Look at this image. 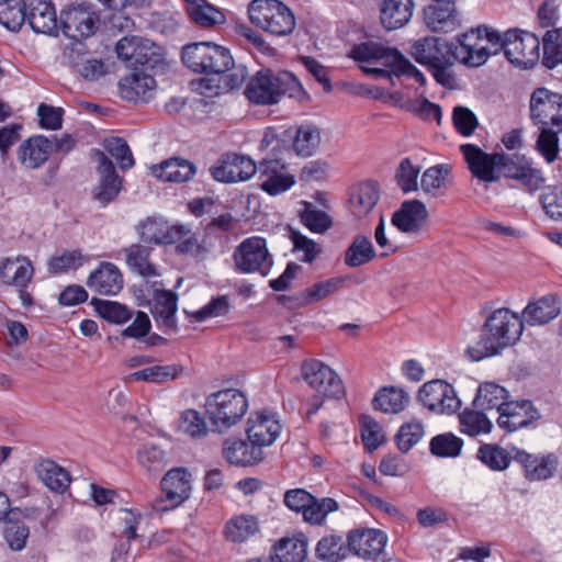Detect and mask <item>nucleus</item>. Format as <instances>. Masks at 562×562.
Masks as SVG:
<instances>
[{"label":"nucleus","mask_w":562,"mask_h":562,"mask_svg":"<svg viewBox=\"0 0 562 562\" xmlns=\"http://www.w3.org/2000/svg\"><path fill=\"white\" fill-rule=\"evenodd\" d=\"M485 318L481 338L465 349V356L471 361L499 353L506 347L515 345L524 331L522 319L509 308H496Z\"/></svg>","instance_id":"obj_2"},{"label":"nucleus","mask_w":562,"mask_h":562,"mask_svg":"<svg viewBox=\"0 0 562 562\" xmlns=\"http://www.w3.org/2000/svg\"><path fill=\"white\" fill-rule=\"evenodd\" d=\"M419 402L430 412L452 415L457 412V394L452 385L442 380L426 382L418 392Z\"/></svg>","instance_id":"obj_15"},{"label":"nucleus","mask_w":562,"mask_h":562,"mask_svg":"<svg viewBox=\"0 0 562 562\" xmlns=\"http://www.w3.org/2000/svg\"><path fill=\"white\" fill-rule=\"evenodd\" d=\"M304 209L300 212L301 222L313 233L323 234L331 226L329 216L322 210H317L310 202H302Z\"/></svg>","instance_id":"obj_59"},{"label":"nucleus","mask_w":562,"mask_h":562,"mask_svg":"<svg viewBox=\"0 0 562 562\" xmlns=\"http://www.w3.org/2000/svg\"><path fill=\"white\" fill-rule=\"evenodd\" d=\"M459 424L461 431L470 436L488 434L493 427L492 422L484 413L468 409L462 415L459 414Z\"/></svg>","instance_id":"obj_56"},{"label":"nucleus","mask_w":562,"mask_h":562,"mask_svg":"<svg viewBox=\"0 0 562 562\" xmlns=\"http://www.w3.org/2000/svg\"><path fill=\"white\" fill-rule=\"evenodd\" d=\"M223 456L231 464L236 465H251L263 459L262 449L240 439L225 440Z\"/></svg>","instance_id":"obj_35"},{"label":"nucleus","mask_w":562,"mask_h":562,"mask_svg":"<svg viewBox=\"0 0 562 562\" xmlns=\"http://www.w3.org/2000/svg\"><path fill=\"white\" fill-rule=\"evenodd\" d=\"M288 153L286 148H273L258 165L260 188L270 195L283 193L295 183L284 159Z\"/></svg>","instance_id":"obj_8"},{"label":"nucleus","mask_w":562,"mask_h":562,"mask_svg":"<svg viewBox=\"0 0 562 562\" xmlns=\"http://www.w3.org/2000/svg\"><path fill=\"white\" fill-rule=\"evenodd\" d=\"M301 375L318 396L339 398L345 394L339 375L321 360H304L301 364Z\"/></svg>","instance_id":"obj_10"},{"label":"nucleus","mask_w":562,"mask_h":562,"mask_svg":"<svg viewBox=\"0 0 562 562\" xmlns=\"http://www.w3.org/2000/svg\"><path fill=\"white\" fill-rule=\"evenodd\" d=\"M338 503L330 497L317 498L313 496L312 502L304 510L303 518L311 525H322L329 513L338 510Z\"/></svg>","instance_id":"obj_57"},{"label":"nucleus","mask_w":562,"mask_h":562,"mask_svg":"<svg viewBox=\"0 0 562 562\" xmlns=\"http://www.w3.org/2000/svg\"><path fill=\"white\" fill-rule=\"evenodd\" d=\"M187 12L190 19L202 27H212L225 22V15L205 0L191 2Z\"/></svg>","instance_id":"obj_46"},{"label":"nucleus","mask_w":562,"mask_h":562,"mask_svg":"<svg viewBox=\"0 0 562 562\" xmlns=\"http://www.w3.org/2000/svg\"><path fill=\"white\" fill-rule=\"evenodd\" d=\"M150 250V248L139 244L132 245L125 250L128 267L145 278L158 274L156 266L149 261Z\"/></svg>","instance_id":"obj_47"},{"label":"nucleus","mask_w":562,"mask_h":562,"mask_svg":"<svg viewBox=\"0 0 562 562\" xmlns=\"http://www.w3.org/2000/svg\"><path fill=\"white\" fill-rule=\"evenodd\" d=\"M161 488L170 505L156 506L158 510H167L183 503L190 496L191 474L186 469H172L161 480Z\"/></svg>","instance_id":"obj_24"},{"label":"nucleus","mask_w":562,"mask_h":562,"mask_svg":"<svg viewBox=\"0 0 562 562\" xmlns=\"http://www.w3.org/2000/svg\"><path fill=\"white\" fill-rule=\"evenodd\" d=\"M99 182L92 190V199L101 206L114 201L121 189L122 178L116 173L113 162L101 150H94Z\"/></svg>","instance_id":"obj_14"},{"label":"nucleus","mask_w":562,"mask_h":562,"mask_svg":"<svg viewBox=\"0 0 562 562\" xmlns=\"http://www.w3.org/2000/svg\"><path fill=\"white\" fill-rule=\"evenodd\" d=\"M26 19L36 33L50 34L57 30L56 11L47 0H31Z\"/></svg>","instance_id":"obj_34"},{"label":"nucleus","mask_w":562,"mask_h":562,"mask_svg":"<svg viewBox=\"0 0 562 562\" xmlns=\"http://www.w3.org/2000/svg\"><path fill=\"white\" fill-rule=\"evenodd\" d=\"M205 415L211 425L224 431L238 424L248 411V398L238 389H224L211 393L204 403Z\"/></svg>","instance_id":"obj_5"},{"label":"nucleus","mask_w":562,"mask_h":562,"mask_svg":"<svg viewBox=\"0 0 562 562\" xmlns=\"http://www.w3.org/2000/svg\"><path fill=\"white\" fill-rule=\"evenodd\" d=\"M151 175L167 182H187L196 173L195 166L183 158L172 157L150 167Z\"/></svg>","instance_id":"obj_31"},{"label":"nucleus","mask_w":562,"mask_h":562,"mask_svg":"<svg viewBox=\"0 0 562 562\" xmlns=\"http://www.w3.org/2000/svg\"><path fill=\"white\" fill-rule=\"evenodd\" d=\"M34 276V267L25 256L4 258L0 263V282L4 285L27 286Z\"/></svg>","instance_id":"obj_28"},{"label":"nucleus","mask_w":562,"mask_h":562,"mask_svg":"<svg viewBox=\"0 0 562 562\" xmlns=\"http://www.w3.org/2000/svg\"><path fill=\"white\" fill-rule=\"evenodd\" d=\"M83 265V256L80 250H65L54 255L48 261V271L59 274L69 269H77Z\"/></svg>","instance_id":"obj_62"},{"label":"nucleus","mask_w":562,"mask_h":562,"mask_svg":"<svg viewBox=\"0 0 562 562\" xmlns=\"http://www.w3.org/2000/svg\"><path fill=\"white\" fill-rule=\"evenodd\" d=\"M183 368L179 364L153 366L128 374L126 383L145 381L148 383H164L178 378Z\"/></svg>","instance_id":"obj_41"},{"label":"nucleus","mask_w":562,"mask_h":562,"mask_svg":"<svg viewBox=\"0 0 562 562\" xmlns=\"http://www.w3.org/2000/svg\"><path fill=\"white\" fill-rule=\"evenodd\" d=\"M52 150L53 143L47 137L33 136L20 145L18 160L26 169H37L47 161Z\"/></svg>","instance_id":"obj_29"},{"label":"nucleus","mask_w":562,"mask_h":562,"mask_svg":"<svg viewBox=\"0 0 562 562\" xmlns=\"http://www.w3.org/2000/svg\"><path fill=\"white\" fill-rule=\"evenodd\" d=\"M105 150L119 162L121 169L126 170L134 166L135 160L125 139L111 137L104 140Z\"/></svg>","instance_id":"obj_63"},{"label":"nucleus","mask_w":562,"mask_h":562,"mask_svg":"<svg viewBox=\"0 0 562 562\" xmlns=\"http://www.w3.org/2000/svg\"><path fill=\"white\" fill-rule=\"evenodd\" d=\"M316 555L318 559L327 562H338L347 557L348 547L339 536L323 537L316 546Z\"/></svg>","instance_id":"obj_54"},{"label":"nucleus","mask_w":562,"mask_h":562,"mask_svg":"<svg viewBox=\"0 0 562 562\" xmlns=\"http://www.w3.org/2000/svg\"><path fill=\"white\" fill-rule=\"evenodd\" d=\"M540 130L539 137L537 139V148L539 153L546 158L548 162L555 160L559 151V134L562 131H558L555 127L538 126Z\"/></svg>","instance_id":"obj_61"},{"label":"nucleus","mask_w":562,"mask_h":562,"mask_svg":"<svg viewBox=\"0 0 562 562\" xmlns=\"http://www.w3.org/2000/svg\"><path fill=\"white\" fill-rule=\"evenodd\" d=\"M484 25L472 27L459 36V63L469 67H480L492 55L491 49L484 45Z\"/></svg>","instance_id":"obj_19"},{"label":"nucleus","mask_w":562,"mask_h":562,"mask_svg":"<svg viewBox=\"0 0 562 562\" xmlns=\"http://www.w3.org/2000/svg\"><path fill=\"white\" fill-rule=\"evenodd\" d=\"M346 279L342 277H334L317 283H314L310 288L305 289L301 294L303 303L305 305L319 302L329 295L338 292L345 285Z\"/></svg>","instance_id":"obj_49"},{"label":"nucleus","mask_w":562,"mask_h":562,"mask_svg":"<svg viewBox=\"0 0 562 562\" xmlns=\"http://www.w3.org/2000/svg\"><path fill=\"white\" fill-rule=\"evenodd\" d=\"M177 295L169 290L157 291L154 296L151 315L159 327L167 330H176Z\"/></svg>","instance_id":"obj_33"},{"label":"nucleus","mask_w":562,"mask_h":562,"mask_svg":"<svg viewBox=\"0 0 562 562\" xmlns=\"http://www.w3.org/2000/svg\"><path fill=\"white\" fill-rule=\"evenodd\" d=\"M409 396L402 389L389 386L381 389L373 398V406L385 414H397L408 404Z\"/></svg>","instance_id":"obj_42"},{"label":"nucleus","mask_w":562,"mask_h":562,"mask_svg":"<svg viewBox=\"0 0 562 562\" xmlns=\"http://www.w3.org/2000/svg\"><path fill=\"white\" fill-rule=\"evenodd\" d=\"M386 535L378 529L353 530L348 536V549L363 559H376L386 544Z\"/></svg>","instance_id":"obj_23"},{"label":"nucleus","mask_w":562,"mask_h":562,"mask_svg":"<svg viewBox=\"0 0 562 562\" xmlns=\"http://www.w3.org/2000/svg\"><path fill=\"white\" fill-rule=\"evenodd\" d=\"M281 431L277 416L270 412H256L248 422L246 434L249 441L260 449L274 442Z\"/></svg>","instance_id":"obj_20"},{"label":"nucleus","mask_w":562,"mask_h":562,"mask_svg":"<svg viewBox=\"0 0 562 562\" xmlns=\"http://www.w3.org/2000/svg\"><path fill=\"white\" fill-rule=\"evenodd\" d=\"M321 143V133L316 126L302 125L296 130L293 150L300 156H312Z\"/></svg>","instance_id":"obj_52"},{"label":"nucleus","mask_w":562,"mask_h":562,"mask_svg":"<svg viewBox=\"0 0 562 562\" xmlns=\"http://www.w3.org/2000/svg\"><path fill=\"white\" fill-rule=\"evenodd\" d=\"M35 471L38 479L53 492L64 493L70 484L69 473L52 460H42Z\"/></svg>","instance_id":"obj_38"},{"label":"nucleus","mask_w":562,"mask_h":562,"mask_svg":"<svg viewBox=\"0 0 562 562\" xmlns=\"http://www.w3.org/2000/svg\"><path fill=\"white\" fill-rule=\"evenodd\" d=\"M419 172L420 167L418 165H414L411 158L407 157L402 159L395 173V179L398 187L404 192L417 190V179Z\"/></svg>","instance_id":"obj_64"},{"label":"nucleus","mask_w":562,"mask_h":562,"mask_svg":"<svg viewBox=\"0 0 562 562\" xmlns=\"http://www.w3.org/2000/svg\"><path fill=\"white\" fill-rule=\"evenodd\" d=\"M258 170V166L249 157L227 154L211 167L212 177L221 182H238L250 179Z\"/></svg>","instance_id":"obj_16"},{"label":"nucleus","mask_w":562,"mask_h":562,"mask_svg":"<svg viewBox=\"0 0 562 562\" xmlns=\"http://www.w3.org/2000/svg\"><path fill=\"white\" fill-rule=\"evenodd\" d=\"M155 88L154 76L137 68L119 82L120 95L134 103L149 101L154 95Z\"/></svg>","instance_id":"obj_22"},{"label":"nucleus","mask_w":562,"mask_h":562,"mask_svg":"<svg viewBox=\"0 0 562 562\" xmlns=\"http://www.w3.org/2000/svg\"><path fill=\"white\" fill-rule=\"evenodd\" d=\"M530 119L537 126L562 131V94L537 88L530 97Z\"/></svg>","instance_id":"obj_12"},{"label":"nucleus","mask_w":562,"mask_h":562,"mask_svg":"<svg viewBox=\"0 0 562 562\" xmlns=\"http://www.w3.org/2000/svg\"><path fill=\"white\" fill-rule=\"evenodd\" d=\"M27 516L19 508H12L4 519L5 526L3 537L8 546L13 551H21L25 548L30 537V527L23 518Z\"/></svg>","instance_id":"obj_36"},{"label":"nucleus","mask_w":562,"mask_h":562,"mask_svg":"<svg viewBox=\"0 0 562 562\" xmlns=\"http://www.w3.org/2000/svg\"><path fill=\"white\" fill-rule=\"evenodd\" d=\"M245 95L256 104H273L279 102L282 95L299 101L308 99L301 82L289 71L273 74L271 70L258 71L248 82Z\"/></svg>","instance_id":"obj_3"},{"label":"nucleus","mask_w":562,"mask_h":562,"mask_svg":"<svg viewBox=\"0 0 562 562\" xmlns=\"http://www.w3.org/2000/svg\"><path fill=\"white\" fill-rule=\"evenodd\" d=\"M140 238L146 243L175 244L188 234V226L183 224L169 225L160 217H148L138 225Z\"/></svg>","instance_id":"obj_21"},{"label":"nucleus","mask_w":562,"mask_h":562,"mask_svg":"<svg viewBox=\"0 0 562 562\" xmlns=\"http://www.w3.org/2000/svg\"><path fill=\"white\" fill-rule=\"evenodd\" d=\"M258 531L259 522L252 515L235 516L225 526V537L232 542H244Z\"/></svg>","instance_id":"obj_43"},{"label":"nucleus","mask_w":562,"mask_h":562,"mask_svg":"<svg viewBox=\"0 0 562 562\" xmlns=\"http://www.w3.org/2000/svg\"><path fill=\"white\" fill-rule=\"evenodd\" d=\"M477 458L490 469L503 471L513 460V452L492 443H484L477 450Z\"/></svg>","instance_id":"obj_51"},{"label":"nucleus","mask_w":562,"mask_h":562,"mask_svg":"<svg viewBox=\"0 0 562 562\" xmlns=\"http://www.w3.org/2000/svg\"><path fill=\"white\" fill-rule=\"evenodd\" d=\"M27 18L23 0H0V23L10 31H19Z\"/></svg>","instance_id":"obj_48"},{"label":"nucleus","mask_w":562,"mask_h":562,"mask_svg":"<svg viewBox=\"0 0 562 562\" xmlns=\"http://www.w3.org/2000/svg\"><path fill=\"white\" fill-rule=\"evenodd\" d=\"M401 108L407 112H411L420 120L437 121V123H440V106L430 102L426 98L407 99L401 104Z\"/></svg>","instance_id":"obj_58"},{"label":"nucleus","mask_w":562,"mask_h":562,"mask_svg":"<svg viewBox=\"0 0 562 562\" xmlns=\"http://www.w3.org/2000/svg\"><path fill=\"white\" fill-rule=\"evenodd\" d=\"M425 8L424 21L434 32H451L457 27V9L454 0H434Z\"/></svg>","instance_id":"obj_26"},{"label":"nucleus","mask_w":562,"mask_h":562,"mask_svg":"<svg viewBox=\"0 0 562 562\" xmlns=\"http://www.w3.org/2000/svg\"><path fill=\"white\" fill-rule=\"evenodd\" d=\"M540 413L531 401H510L502 408L497 418L501 429L513 432L526 428L540 419Z\"/></svg>","instance_id":"obj_18"},{"label":"nucleus","mask_w":562,"mask_h":562,"mask_svg":"<svg viewBox=\"0 0 562 562\" xmlns=\"http://www.w3.org/2000/svg\"><path fill=\"white\" fill-rule=\"evenodd\" d=\"M414 59L427 66L437 82L453 88L456 78L453 66L457 60L456 47L440 37H424L411 47Z\"/></svg>","instance_id":"obj_4"},{"label":"nucleus","mask_w":562,"mask_h":562,"mask_svg":"<svg viewBox=\"0 0 562 562\" xmlns=\"http://www.w3.org/2000/svg\"><path fill=\"white\" fill-rule=\"evenodd\" d=\"M542 64L548 69H553L562 63V30H550L542 41Z\"/></svg>","instance_id":"obj_53"},{"label":"nucleus","mask_w":562,"mask_h":562,"mask_svg":"<svg viewBox=\"0 0 562 562\" xmlns=\"http://www.w3.org/2000/svg\"><path fill=\"white\" fill-rule=\"evenodd\" d=\"M375 257L372 243L367 236L358 235L353 238L345 252V265L357 268L371 261Z\"/></svg>","instance_id":"obj_45"},{"label":"nucleus","mask_w":562,"mask_h":562,"mask_svg":"<svg viewBox=\"0 0 562 562\" xmlns=\"http://www.w3.org/2000/svg\"><path fill=\"white\" fill-rule=\"evenodd\" d=\"M64 33L70 38H88L100 24V15L89 2L71 3L60 13Z\"/></svg>","instance_id":"obj_11"},{"label":"nucleus","mask_w":562,"mask_h":562,"mask_svg":"<svg viewBox=\"0 0 562 562\" xmlns=\"http://www.w3.org/2000/svg\"><path fill=\"white\" fill-rule=\"evenodd\" d=\"M279 562H304L307 555L306 539H282L276 548Z\"/></svg>","instance_id":"obj_55"},{"label":"nucleus","mask_w":562,"mask_h":562,"mask_svg":"<svg viewBox=\"0 0 562 562\" xmlns=\"http://www.w3.org/2000/svg\"><path fill=\"white\" fill-rule=\"evenodd\" d=\"M379 201V190L374 182L367 181L353 188L349 198V211L355 218L367 216Z\"/></svg>","instance_id":"obj_37"},{"label":"nucleus","mask_w":562,"mask_h":562,"mask_svg":"<svg viewBox=\"0 0 562 562\" xmlns=\"http://www.w3.org/2000/svg\"><path fill=\"white\" fill-rule=\"evenodd\" d=\"M513 460L520 464L526 480L543 481L550 479L558 468V458L553 453L533 454L516 447L512 448Z\"/></svg>","instance_id":"obj_17"},{"label":"nucleus","mask_w":562,"mask_h":562,"mask_svg":"<svg viewBox=\"0 0 562 562\" xmlns=\"http://www.w3.org/2000/svg\"><path fill=\"white\" fill-rule=\"evenodd\" d=\"M400 52L378 42H364L355 45L350 50V57L360 63H381L393 69L398 60Z\"/></svg>","instance_id":"obj_30"},{"label":"nucleus","mask_w":562,"mask_h":562,"mask_svg":"<svg viewBox=\"0 0 562 562\" xmlns=\"http://www.w3.org/2000/svg\"><path fill=\"white\" fill-rule=\"evenodd\" d=\"M508 397L509 393L503 386L494 382H484L479 386L473 404L481 411L496 408L499 414L505 404L508 403Z\"/></svg>","instance_id":"obj_40"},{"label":"nucleus","mask_w":562,"mask_h":562,"mask_svg":"<svg viewBox=\"0 0 562 562\" xmlns=\"http://www.w3.org/2000/svg\"><path fill=\"white\" fill-rule=\"evenodd\" d=\"M248 16L252 24L274 36H286L296 25L292 10L279 0H252Z\"/></svg>","instance_id":"obj_7"},{"label":"nucleus","mask_w":562,"mask_h":562,"mask_svg":"<svg viewBox=\"0 0 562 562\" xmlns=\"http://www.w3.org/2000/svg\"><path fill=\"white\" fill-rule=\"evenodd\" d=\"M183 64L194 72L222 75L233 65V57L227 48L212 42H195L183 46Z\"/></svg>","instance_id":"obj_6"},{"label":"nucleus","mask_w":562,"mask_h":562,"mask_svg":"<svg viewBox=\"0 0 562 562\" xmlns=\"http://www.w3.org/2000/svg\"><path fill=\"white\" fill-rule=\"evenodd\" d=\"M560 313V307L553 295H546L536 302L529 303L522 317L529 325H543L555 318Z\"/></svg>","instance_id":"obj_39"},{"label":"nucleus","mask_w":562,"mask_h":562,"mask_svg":"<svg viewBox=\"0 0 562 562\" xmlns=\"http://www.w3.org/2000/svg\"><path fill=\"white\" fill-rule=\"evenodd\" d=\"M414 8V0H382L380 21L389 31L403 27L411 21Z\"/></svg>","instance_id":"obj_32"},{"label":"nucleus","mask_w":562,"mask_h":562,"mask_svg":"<svg viewBox=\"0 0 562 562\" xmlns=\"http://www.w3.org/2000/svg\"><path fill=\"white\" fill-rule=\"evenodd\" d=\"M472 175L484 182H496L502 177L516 180L526 191L533 193L546 182L542 171L535 168L525 157L504 153L486 154L479 146H459Z\"/></svg>","instance_id":"obj_1"},{"label":"nucleus","mask_w":562,"mask_h":562,"mask_svg":"<svg viewBox=\"0 0 562 562\" xmlns=\"http://www.w3.org/2000/svg\"><path fill=\"white\" fill-rule=\"evenodd\" d=\"M503 50L508 61L527 69L539 59L540 42L535 34L509 30L506 32Z\"/></svg>","instance_id":"obj_13"},{"label":"nucleus","mask_w":562,"mask_h":562,"mask_svg":"<svg viewBox=\"0 0 562 562\" xmlns=\"http://www.w3.org/2000/svg\"><path fill=\"white\" fill-rule=\"evenodd\" d=\"M88 288L100 295H116L123 288V277L111 262H102L87 280Z\"/></svg>","instance_id":"obj_27"},{"label":"nucleus","mask_w":562,"mask_h":562,"mask_svg":"<svg viewBox=\"0 0 562 562\" xmlns=\"http://www.w3.org/2000/svg\"><path fill=\"white\" fill-rule=\"evenodd\" d=\"M138 47L131 61V66H142L145 70H154L164 66L161 47L154 42L140 37Z\"/></svg>","instance_id":"obj_44"},{"label":"nucleus","mask_w":562,"mask_h":562,"mask_svg":"<svg viewBox=\"0 0 562 562\" xmlns=\"http://www.w3.org/2000/svg\"><path fill=\"white\" fill-rule=\"evenodd\" d=\"M91 304L99 316L110 323L124 324L132 318L131 310L119 302L92 297Z\"/></svg>","instance_id":"obj_50"},{"label":"nucleus","mask_w":562,"mask_h":562,"mask_svg":"<svg viewBox=\"0 0 562 562\" xmlns=\"http://www.w3.org/2000/svg\"><path fill=\"white\" fill-rule=\"evenodd\" d=\"M235 270L240 273H259L266 277L273 265L267 241L259 236L244 239L233 254Z\"/></svg>","instance_id":"obj_9"},{"label":"nucleus","mask_w":562,"mask_h":562,"mask_svg":"<svg viewBox=\"0 0 562 562\" xmlns=\"http://www.w3.org/2000/svg\"><path fill=\"white\" fill-rule=\"evenodd\" d=\"M425 435L424 426L420 422H409L401 426L395 442L400 451L408 452Z\"/></svg>","instance_id":"obj_60"},{"label":"nucleus","mask_w":562,"mask_h":562,"mask_svg":"<svg viewBox=\"0 0 562 562\" xmlns=\"http://www.w3.org/2000/svg\"><path fill=\"white\" fill-rule=\"evenodd\" d=\"M428 218L425 204L418 200L402 203L392 215V224L403 233H418Z\"/></svg>","instance_id":"obj_25"}]
</instances>
